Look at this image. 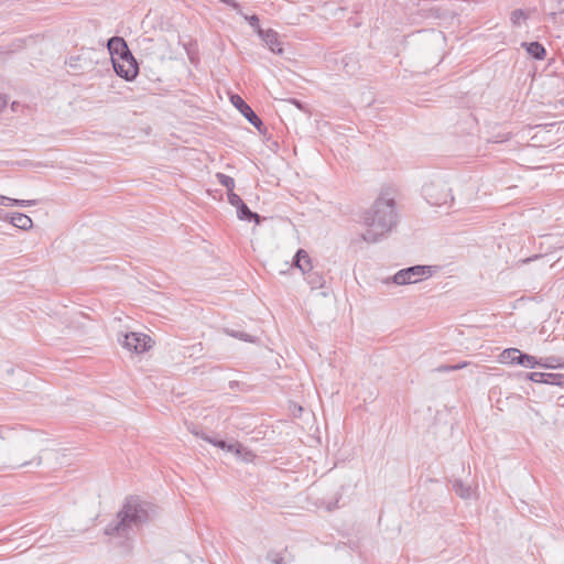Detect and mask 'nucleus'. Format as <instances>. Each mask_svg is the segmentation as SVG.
<instances>
[{
    "label": "nucleus",
    "instance_id": "obj_1",
    "mask_svg": "<svg viewBox=\"0 0 564 564\" xmlns=\"http://www.w3.org/2000/svg\"><path fill=\"white\" fill-rule=\"evenodd\" d=\"M0 443L8 447L3 468L41 465L42 438L36 432L20 424H0Z\"/></svg>",
    "mask_w": 564,
    "mask_h": 564
},
{
    "label": "nucleus",
    "instance_id": "obj_2",
    "mask_svg": "<svg viewBox=\"0 0 564 564\" xmlns=\"http://www.w3.org/2000/svg\"><path fill=\"white\" fill-rule=\"evenodd\" d=\"M364 224L367 229L362 239L367 242H377L388 234L397 224V213L392 198H378L364 215Z\"/></svg>",
    "mask_w": 564,
    "mask_h": 564
},
{
    "label": "nucleus",
    "instance_id": "obj_3",
    "mask_svg": "<svg viewBox=\"0 0 564 564\" xmlns=\"http://www.w3.org/2000/svg\"><path fill=\"white\" fill-rule=\"evenodd\" d=\"M149 520V505L138 498H129L117 514V520L109 523L105 533L111 536L128 538Z\"/></svg>",
    "mask_w": 564,
    "mask_h": 564
},
{
    "label": "nucleus",
    "instance_id": "obj_4",
    "mask_svg": "<svg viewBox=\"0 0 564 564\" xmlns=\"http://www.w3.org/2000/svg\"><path fill=\"white\" fill-rule=\"evenodd\" d=\"M423 194L427 203L435 206H443L453 200L447 182L441 177L424 184Z\"/></svg>",
    "mask_w": 564,
    "mask_h": 564
},
{
    "label": "nucleus",
    "instance_id": "obj_5",
    "mask_svg": "<svg viewBox=\"0 0 564 564\" xmlns=\"http://www.w3.org/2000/svg\"><path fill=\"white\" fill-rule=\"evenodd\" d=\"M431 267L413 265L398 271L393 275L392 281L398 285L414 284L431 276Z\"/></svg>",
    "mask_w": 564,
    "mask_h": 564
},
{
    "label": "nucleus",
    "instance_id": "obj_6",
    "mask_svg": "<svg viewBox=\"0 0 564 564\" xmlns=\"http://www.w3.org/2000/svg\"><path fill=\"white\" fill-rule=\"evenodd\" d=\"M120 341L126 349L135 354L148 351L153 344L151 337L142 333H128Z\"/></svg>",
    "mask_w": 564,
    "mask_h": 564
},
{
    "label": "nucleus",
    "instance_id": "obj_7",
    "mask_svg": "<svg viewBox=\"0 0 564 564\" xmlns=\"http://www.w3.org/2000/svg\"><path fill=\"white\" fill-rule=\"evenodd\" d=\"M113 68L118 76L131 80L138 74V66L132 56L130 57H112Z\"/></svg>",
    "mask_w": 564,
    "mask_h": 564
},
{
    "label": "nucleus",
    "instance_id": "obj_8",
    "mask_svg": "<svg viewBox=\"0 0 564 564\" xmlns=\"http://www.w3.org/2000/svg\"><path fill=\"white\" fill-rule=\"evenodd\" d=\"M232 105L241 112V115L258 130L261 129L262 121L254 113L251 107L245 102V100L239 95H232L230 98Z\"/></svg>",
    "mask_w": 564,
    "mask_h": 564
},
{
    "label": "nucleus",
    "instance_id": "obj_9",
    "mask_svg": "<svg viewBox=\"0 0 564 564\" xmlns=\"http://www.w3.org/2000/svg\"><path fill=\"white\" fill-rule=\"evenodd\" d=\"M259 36L269 47V50L275 54H282L283 47L279 40V34L272 29L263 30L259 29Z\"/></svg>",
    "mask_w": 564,
    "mask_h": 564
},
{
    "label": "nucleus",
    "instance_id": "obj_10",
    "mask_svg": "<svg viewBox=\"0 0 564 564\" xmlns=\"http://www.w3.org/2000/svg\"><path fill=\"white\" fill-rule=\"evenodd\" d=\"M107 46L112 57H115L113 55H117L120 58L132 56L127 43L121 37L113 36L109 39Z\"/></svg>",
    "mask_w": 564,
    "mask_h": 564
},
{
    "label": "nucleus",
    "instance_id": "obj_11",
    "mask_svg": "<svg viewBox=\"0 0 564 564\" xmlns=\"http://www.w3.org/2000/svg\"><path fill=\"white\" fill-rule=\"evenodd\" d=\"M453 490L464 500L477 498L476 487L467 485L459 479L453 480Z\"/></svg>",
    "mask_w": 564,
    "mask_h": 564
},
{
    "label": "nucleus",
    "instance_id": "obj_12",
    "mask_svg": "<svg viewBox=\"0 0 564 564\" xmlns=\"http://www.w3.org/2000/svg\"><path fill=\"white\" fill-rule=\"evenodd\" d=\"M138 45L142 53L147 56L155 55L158 53V48L162 46L160 40H154L149 36H142L138 39Z\"/></svg>",
    "mask_w": 564,
    "mask_h": 564
},
{
    "label": "nucleus",
    "instance_id": "obj_13",
    "mask_svg": "<svg viewBox=\"0 0 564 564\" xmlns=\"http://www.w3.org/2000/svg\"><path fill=\"white\" fill-rule=\"evenodd\" d=\"M294 265L299 268L303 274L312 271L311 258L307 252L300 249L294 257Z\"/></svg>",
    "mask_w": 564,
    "mask_h": 564
},
{
    "label": "nucleus",
    "instance_id": "obj_14",
    "mask_svg": "<svg viewBox=\"0 0 564 564\" xmlns=\"http://www.w3.org/2000/svg\"><path fill=\"white\" fill-rule=\"evenodd\" d=\"M228 452L234 453L238 458L246 463H250L254 458V454L251 451L237 442L232 443V445L228 447Z\"/></svg>",
    "mask_w": 564,
    "mask_h": 564
},
{
    "label": "nucleus",
    "instance_id": "obj_15",
    "mask_svg": "<svg viewBox=\"0 0 564 564\" xmlns=\"http://www.w3.org/2000/svg\"><path fill=\"white\" fill-rule=\"evenodd\" d=\"M10 223L14 227L23 230H28L33 226L32 219L28 215L22 213H13L10 217Z\"/></svg>",
    "mask_w": 564,
    "mask_h": 564
},
{
    "label": "nucleus",
    "instance_id": "obj_16",
    "mask_svg": "<svg viewBox=\"0 0 564 564\" xmlns=\"http://www.w3.org/2000/svg\"><path fill=\"white\" fill-rule=\"evenodd\" d=\"M237 216L240 220H254L256 224L261 221L260 215L251 212L245 203L240 204L237 208Z\"/></svg>",
    "mask_w": 564,
    "mask_h": 564
},
{
    "label": "nucleus",
    "instance_id": "obj_17",
    "mask_svg": "<svg viewBox=\"0 0 564 564\" xmlns=\"http://www.w3.org/2000/svg\"><path fill=\"white\" fill-rule=\"evenodd\" d=\"M305 280L312 290L321 289L325 284V279L318 271H310L305 274Z\"/></svg>",
    "mask_w": 564,
    "mask_h": 564
},
{
    "label": "nucleus",
    "instance_id": "obj_18",
    "mask_svg": "<svg viewBox=\"0 0 564 564\" xmlns=\"http://www.w3.org/2000/svg\"><path fill=\"white\" fill-rule=\"evenodd\" d=\"M520 356H521V351L519 349H517V348H508V349H505L500 354V362H502V364H510V365H514V364L518 365Z\"/></svg>",
    "mask_w": 564,
    "mask_h": 564
},
{
    "label": "nucleus",
    "instance_id": "obj_19",
    "mask_svg": "<svg viewBox=\"0 0 564 564\" xmlns=\"http://www.w3.org/2000/svg\"><path fill=\"white\" fill-rule=\"evenodd\" d=\"M0 205H3V206L17 205V206H21V207H28V206L36 205V200H34V199H29V200L14 199V198H10V197L0 195Z\"/></svg>",
    "mask_w": 564,
    "mask_h": 564
},
{
    "label": "nucleus",
    "instance_id": "obj_20",
    "mask_svg": "<svg viewBox=\"0 0 564 564\" xmlns=\"http://www.w3.org/2000/svg\"><path fill=\"white\" fill-rule=\"evenodd\" d=\"M527 51L530 55L538 59H542L545 55V48L539 42H532L528 45Z\"/></svg>",
    "mask_w": 564,
    "mask_h": 564
},
{
    "label": "nucleus",
    "instance_id": "obj_21",
    "mask_svg": "<svg viewBox=\"0 0 564 564\" xmlns=\"http://www.w3.org/2000/svg\"><path fill=\"white\" fill-rule=\"evenodd\" d=\"M216 177L218 182L228 189V192H231L234 189L235 181L232 177L223 173H217Z\"/></svg>",
    "mask_w": 564,
    "mask_h": 564
},
{
    "label": "nucleus",
    "instance_id": "obj_22",
    "mask_svg": "<svg viewBox=\"0 0 564 564\" xmlns=\"http://www.w3.org/2000/svg\"><path fill=\"white\" fill-rule=\"evenodd\" d=\"M518 365L527 368H534L538 365V361L534 356L521 352Z\"/></svg>",
    "mask_w": 564,
    "mask_h": 564
},
{
    "label": "nucleus",
    "instance_id": "obj_23",
    "mask_svg": "<svg viewBox=\"0 0 564 564\" xmlns=\"http://www.w3.org/2000/svg\"><path fill=\"white\" fill-rule=\"evenodd\" d=\"M226 334L243 341L254 343L256 338L247 333L226 329Z\"/></svg>",
    "mask_w": 564,
    "mask_h": 564
},
{
    "label": "nucleus",
    "instance_id": "obj_24",
    "mask_svg": "<svg viewBox=\"0 0 564 564\" xmlns=\"http://www.w3.org/2000/svg\"><path fill=\"white\" fill-rule=\"evenodd\" d=\"M200 437L203 440H205L206 442L213 444L214 446H217V447H219L221 449H225L227 452H228V447L232 445V444H228L227 442L221 441V440L212 438V437H209V436H207L205 434H202Z\"/></svg>",
    "mask_w": 564,
    "mask_h": 564
},
{
    "label": "nucleus",
    "instance_id": "obj_25",
    "mask_svg": "<svg viewBox=\"0 0 564 564\" xmlns=\"http://www.w3.org/2000/svg\"><path fill=\"white\" fill-rule=\"evenodd\" d=\"M510 138H511V133L510 132H499L497 134H494L489 139V142H491V143H503V142H507L508 140H510Z\"/></svg>",
    "mask_w": 564,
    "mask_h": 564
},
{
    "label": "nucleus",
    "instance_id": "obj_26",
    "mask_svg": "<svg viewBox=\"0 0 564 564\" xmlns=\"http://www.w3.org/2000/svg\"><path fill=\"white\" fill-rule=\"evenodd\" d=\"M228 200L236 208H238L240 206V204L243 203V200L240 198V196L237 195L236 193H234V189L231 192H228Z\"/></svg>",
    "mask_w": 564,
    "mask_h": 564
},
{
    "label": "nucleus",
    "instance_id": "obj_27",
    "mask_svg": "<svg viewBox=\"0 0 564 564\" xmlns=\"http://www.w3.org/2000/svg\"><path fill=\"white\" fill-rule=\"evenodd\" d=\"M243 17L249 22V24L252 28H254L257 34L259 35V29H261L260 25H259V18L257 15H254V14L253 15H243Z\"/></svg>",
    "mask_w": 564,
    "mask_h": 564
},
{
    "label": "nucleus",
    "instance_id": "obj_28",
    "mask_svg": "<svg viewBox=\"0 0 564 564\" xmlns=\"http://www.w3.org/2000/svg\"><path fill=\"white\" fill-rule=\"evenodd\" d=\"M521 19H525V14L522 10L518 9L511 13L512 23L517 24Z\"/></svg>",
    "mask_w": 564,
    "mask_h": 564
},
{
    "label": "nucleus",
    "instance_id": "obj_29",
    "mask_svg": "<svg viewBox=\"0 0 564 564\" xmlns=\"http://www.w3.org/2000/svg\"><path fill=\"white\" fill-rule=\"evenodd\" d=\"M267 558L269 561H271L273 564H284L283 557L280 554L274 553V552L268 553Z\"/></svg>",
    "mask_w": 564,
    "mask_h": 564
},
{
    "label": "nucleus",
    "instance_id": "obj_30",
    "mask_svg": "<svg viewBox=\"0 0 564 564\" xmlns=\"http://www.w3.org/2000/svg\"><path fill=\"white\" fill-rule=\"evenodd\" d=\"M466 365H467L466 362H463V364L453 365V366H443V367L438 368V371H454V370L463 369L464 367H466Z\"/></svg>",
    "mask_w": 564,
    "mask_h": 564
},
{
    "label": "nucleus",
    "instance_id": "obj_31",
    "mask_svg": "<svg viewBox=\"0 0 564 564\" xmlns=\"http://www.w3.org/2000/svg\"><path fill=\"white\" fill-rule=\"evenodd\" d=\"M545 376L546 375L542 373V372H532V373L529 375V378H530V380H532L534 382H543V381H545L544 380Z\"/></svg>",
    "mask_w": 564,
    "mask_h": 564
},
{
    "label": "nucleus",
    "instance_id": "obj_32",
    "mask_svg": "<svg viewBox=\"0 0 564 564\" xmlns=\"http://www.w3.org/2000/svg\"><path fill=\"white\" fill-rule=\"evenodd\" d=\"M221 2L231 6L235 9L239 8V4L235 0H220Z\"/></svg>",
    "mask_w": 564,
    "mask_h": 564
},
{
    "label": "nucleus",
    "instance_id": "obj_33",
    "mask_svg": "<svg viewBox=\"0 0 564 564\" xmlns=\"http://www.w3.org/2000/svg\"><path fill=\"white\" fill-rule=\"evenodd\" d=\"M7 105V99L0 95V109Z\"/></svg>",
    "mask_w": 564,
    "mask_h": 564
},
{
    "label": "nucleus",
    "instance_id": "obj_34",
    "mask_svg": "<svg viewBox=\"0 0 564 564\" xmlns=\"http://www.w3.org/2000/svg\"><path fill=\"white\" fill-rule=\"evenodd\" d=\"M194 435L199 436L198 432L192 431Z\"/></svg>",
    "mask_w": 564,
    "mask_h": 564
}]
</instances>
